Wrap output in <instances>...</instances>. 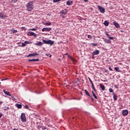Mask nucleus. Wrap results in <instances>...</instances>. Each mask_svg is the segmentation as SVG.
Instances as JSON below:
<instances>
[{
	"instance_id": "nucleus-1",
	"label": "nucleus",
	"mask_w": 130,
	"mask_h": 130,
	"mask_svg": "<svg viewBox=\"0 0 130 130\" xmlns=\"http://www.w3.org/2000/svg\"><path fill=\"white\" fill-rule=\"evenodd\" d=\"M27 10L31 11L34 9V1H30L26 5Z\"/></svg>"
},
{
	"instance_id": "nucleus-2",
	"label": "nucleus",
	"mask_w": 130,
	"mask_h": 130,
	"mask_svg": "<svg viewBox=\"0 0 130 130\" xmlns=\"http://www.w3.org/2000/svg\"><path fill=\"white\" fill-rule=\"evenodd\" d=\"M43 42H44V44H50V45H53V44H54V41H52V40H45V39H43Z\"/></svg>"
},
{
	"instance_id": "nucleus-3",
	"label": "nucleus",
	"mask_w": 130,
	"mask_h": 130,
	"mask_svg": "<svg viewBox=\"0 0 130 130\" xmlns=\"http://www.w3.org/2000/svg\"><path fill=\"white\" fill-rule=\"evenodd\" d=\"M20 118L22 122H26V114L25 113H21Z\"/></svg>"
},
{
	"instance_id": "nucleus-4",
	"label": "nucleus",
	"mask_w": 130,
	"mask_h": 130,
	"mask_svg": "<svg viewBox=\"0 0 130 130\" xmlns=\"http://www.w3.org/2000/svg\"><path fill=\"white\" fill-rule=\"evenodd\" d=\"M98 8L101 13H105V8H104L103 7L99 6H98Z\"/></svg>"
},
{
	"instance_id": "nucleus-5",
	"label": "nucleus",
	"mask_w": 130,
	"mask_h": 130,
	"mask_svg": "<svg viewBox=\"0 0 130 130\" xmlns=\"http://www.w3.org/2000/svg\"><path fill=\"white\" fill-rule=\"evenodd\" d=\"M51 27H44L43 29H42V31H51Z\"/></svg>"
},
{
	"instance_id": "nucleus-6",
	"label": "nucleus",
	"mask_w": 130,
	"mask_h": 130,
	"mask_svg": "<svg viewBox=\"0 0 130 130\" xmlns=\"http://www.w3.org/2000/svg\"><path fill=\"white\" fill-rule=\"evenodd\" d=\"M88 79L89 80V81H90V84H91V85H92V86H91L92 89H93V90H94V91H96V89H95V87H94V83H93V82L92 81L91 78L89 77V78H88Z\"/></svg>"
},
{
	"instance_id": "nucleus-7",
	"label": "nucleus",
	"mask_w": 130,
	"mask_h": 130,
	"mask_svg": "<svg viewBox=\"0 0 130 130\" xmlns=\"http://www.w3.org/2000/svg\"><path fill=\"white\" fill-rule=\"evenodd\" d=\"M28 36H34L35 38H37V34H35V32H33V31H28Z\"/></svg>"
},
{
	"instance_id": "nucleus-8",
	"label": "nucleus",
	"mask_w": 130,
	"mask_h": 130,
	"mask_svg": "<svg viewBox=\"0 0 130 130\" xmlns=\"http://www.w3.org/2000/svg\"><path fill=\"white\" fill-rule=\"evenodd\" d=\"M122 114L123 116H127L128 113H129V112L128 111V110H122Z\"/></svg>"
},
{
	"instance_id": "nucleus-9",
	"label": "nucleus",
	"mask_w": 130,
	"mask_h": 130,
	"mask_svg": "<svg viewBox=\"0 0 130 130\" xmlns=\"http://www.w3.org/2000/svg\"><path fill=\"white\" fill-rule=\"evenodd\" d=\"M105 34L106 36H107L108 39H111V40H113L115 39L114 38H113V37H110V36L109 35L108 32H107V31H105Z\"/></svg>"
},
{
	"instance_id": "nucleus-10",
	"label": "nucleus",
	"mask_w": 130,
	"mask_h": 130,
	"mask_svg": "<svg viewBox=\"0 0 130 130\" xmlns=\"http://www.w3.org/2000/svg\"><path fill=\"white\" fill-rule=\"evenodd\" d=\"M67 13H68L67 9H63L62 10H61V11H60L61 15H66Z\"/></svg>"
},
{
	"instance_id": "nucleus-11",
	"label": "nucleus",
	"mask_w": 130,
	"mask_h": 130,
	"mask_svg": "<svg viewBox=\"0 0 130 130\" xmlns=\"http://www.w3.org/2000/svg\"><path fill=\"white\" fill-rule=\"evenodd\" d=\"M31 44V42L30 41H25L24 43H22V46L23 47L26 46V44Z\"/></svg>"
},
{
	"instance_id": "nucleus-12",
	"label": "nucleus",
	"mask_w": 130,
	"mask_h": 130,
	"mask_svg": "<svg viewBox=\"0 0 130 130\" xmlns=\"http://www.w3.org/2000/svg\"><path fill=\"white\" fill-rule=\"evenodd\" d=\"M100 54V50H98V49H96V50H95V51H93V53H92V55L93 56L95 55H99Z\"/></svg>"
},
{
	"instance_id": "nucleus-13",
	"label": "nucleus",
	"mask_w": 130,
	"mask_h": 130,
	"mask_svg": "<svg viewBox=\"0 0 130 130\" xmlns=\"http://www.w3.org/2000/svg\"><path fill=\"white\" fill-rule=\"evenodd\" d=\"M3 91L6 95H9V96H12V95L10 94V92L6 91V89H3Z\"/></svg>"
},
{
	"instance_id": "nucleus-14",
	"label": "nucleus",
	"mask_w": 130,
	"mask_h": 130,
	"mask_svg": "<svg viewBox=\"0 0 130 130\" xmlns=\"http://www.w3.org/2000/svg\"><path fill=\"white\" fill-rule=\"evenodd\" d=\"M113 23L116 28H119L120 27L119 24H118V23L116 22V21H114V22H113Z\"/></svg>"
},
{
	"instance_id": "nucleus-15",
	"label": "nucleus",
	"mask_w": 130,
	"mask_h": 130,
	"mask_svg": "<svg viewBox=\"0 0 130 130\" xmlns=\"http://www.w3.org/2000/svg\"><path fill=\"white\" fill-rule=\"evenodd\" d=\"M39 54L34 53V54H29L27 55V57H34L36 55H38Z\"/></svg>"
},
{
	"instance_id": "nucleus-16",
	"label": "nucleus",
	"mask_w": 130,
	"mask_h": 130,
	"mask_svg": "<svg viewBox=\"0 0 130 130\" xmlns=\"http://www.w3.org/2000/svg\"><path fill=\"white\" fill-rule=\"evenodd\" d=\"M28 61H39V59L38 58L37 59H29L28 60Z\"/></svg>"
},
{
	"instance_id": "nucleus-17",
	"label": "nucleus",
	"mask_w": 130,
	"mask_h": 130,
	"mask_svg": "<svg viewBox=\"0 0 130 130\" xmlns=\"http://www.w3.org/2000/svg\"><path fill=\"white\" fill-rule=\"evenodd\" d=\"M100 86L102 90L103 91L105 90V86H104V85L102 84V83H100Z\"/></svg>"
},
{
	"instance_id": "nucleus-18",
	"label": "nucleus",
	"mask_w": 130,
	"mask_h": 130,
	"mask_svg": "<svg viewBox=\"0 0 130 130\" xmlns=\"http://www.w3.org/2000/svg\"><path fill=\"white\" fill-rule=\"evenodd\" d=\"M105 43H107V44H111V40H110L109 39H104Z\"/></svg>"
},
{
	"instance_id": "nucleus-19",
	"label": "nucleus",
	"mask_w": 130,
	"mask_h": 130,
	"mask_svg": "<svg viewBox=\"0 0 130 130\" xmlns=\"http://www.w3.org/2000/svg\"><path fill=\"white\" fill-rule=\"evenodd\" d=\"M104 24L105 26H108L109 25V21L108 20H105Z\"/></svg>"
},
{
	"instance_id": "nucleus-20",
	"label": "nucleus",
	"mask_w": 130,
	"mask_h": 130,
	"mask_svg": "<svg viewBox=\"0 0 130 130\" xmlns=\"http://www.w3.org/2000/svg\"><path fill=\"white\" fill-rule=\"evenodd\" d=\"M0 17L1 18H6L7 17L6 15H5L3 13L0 12Z\"/></svg>"
},
{
	"instance_id": "nucleus-21",
	"label": "nucleus",
	"mask_w": 130,
	"mask_h": 130,
	"mask_svg": "<svg viewBox=\"0 0 130 130\" xmlns=\"http://www.w3.org/2000/svg\"><path fill=\"white\" fill-rule=\"evenodd\" d=\"M36 45H38V46H42L43 43L42 42H39L38 43H37V44H35Z\"/></svg>"
},
{
	"instance_id": "nucleus-22",
	"label": "nucleus",
	"mask_w": 130,
	"mask_h": 130,
	"mask_svg": "<svg viewBox=\"0 0 130 130\" xmlns=\"http://www.w3.org/2000/svg\"><path fill=\"white\" fill-rule=\"evenodd\" d=\"M84 91L85 92L86 95H88V96L90 97V94L89 92H88L87 89H84Z\"/></svg>"
},
{
	"instance_id": "nucleus-23",
	"label": "nucleus",
	"mask_w": 130,
	"mask_h": 130,
	"mask_svg": "<svg viewBox=\"0 0 130 130\" xmlns=\"http://www.w3.org/2000/svg\"><path fill=\"white\" fill-rule=\"evenodd\" d=\"M67 5H73V1H67Z\"/></svg>"
},
{
	"instance_id": "nucleus-24",
	"label": "nucleus",
	"mask_w": 130,
	"mask_h": 130,
	"mask_svg": "<svg viewBox=\"0 0 130 130\" xmlns=\"http://www.w3.org/2000/svg\"><path fill=\"white\" fill-rule=\"evenodd\" d=\"M113 99L114 101H117V96L116 94H115V93H113Z\"/></svg>"
},
{
	"instance_id": "nucleus-25",
	"label": "nucleus",
	"mask_w": 130,
	"mask_h": 130,
	"mask_svg": "<svg viewBox=\"0 0 130 130\" xmlns=\"http://www.w3.org/2000/svg\"><path fill=\"white\" fill-rule=\"evenodd\" d=\"M92 94L93 95V96L94 97L95 99H98V96H96V94H95V93L93 91H92Z\"/></svg>"
},
{
	"instance_id": "nucleus-26",
	"label": "nucleus",
	"mask_w": 130,
	"mask_h": 130,
	"mask_svg": "<svg viewBox=\"0 0 130 130\" xmlns=\"http://www.w3.org/2000/svg\"><path fill=\"white\" fill-rule=\"evenodd\" d=\"M16 106L17 108H21L22 107V105L19 104L18 103L16 104Z\"/></svg>"
},
{
	"instance_id": "nucleus-27",
	"label": "nucleus",
	"mask_w": 130,
	"mask_h": 130,
	"mask_svg": "<svg viewBox=\"0 0 130 130\" xmlns=\"http://www.w3.org/2000/svg\"><path fill=\"white\" fill-rule=\"evenodd\" d=\"M11 31H13V34H16L17 32V30H14V29H12Z\"/></svg>"
},
{
	"instance_id": "nucleus-28",
	"label": "nucleus",
	"mask_w": 130,
	"mask_h": 130,
	"mask_svg": "<svg viewBox=\"0 0 130 130\" xmlns=\"http://www.w3.org/2000/svg\"><path fill=\"white\" fill-rule=\"evenodd\" d=\"M45 25H47V26H50V25H51V22H46V23H45Z\"/></svg>"
},
{
	"instance_id": "nucleus-29",
	"label": "nucleus",
	"mask_w": 130,
	"mask_h": 130,
	"mask_svg": "<svg viewBox=\"0 0 130 130\" xmlns=\"http://www.w3.org/2000/svg\"><path fill=\"white\" fill-rule=\"evenodd\" d=\"M70 59H71V60H73V61H74V62H76V60L73 57L70 56Z\"/></svg>"
},
{
	"instance_id": "nucleus-30",
	"label": "nucleus",
	"mask_w": 130,
	"mask_h": 130,
	"mask_svg": "<svg viewBox=\"0 0 130 130\" xmlns=\"http://www.w3.org/2000/svg\"><path fill=\"white\" fill-rule=\"evenodd\" d=\"M37 29L36 28H31L29 29V31H36Z\"/></svg>"
},
{
	"instance_id": "nucleus-31",
	"label": "nucleus",
	"mask_w": 130,
	"mask_h": 130,
	"mask_svg": "<svg viewBox=\"0 0 130 130\" xmlns=\"http://www.w3.org/2000/svg\"><path fill=\"white\" fill-rule=\"evenodd\" d=\"M115 70L116 72H120V70H119V68H115Z\"/></svg>"
},
{
	"instance_id": "nucleus-32",
	"label": "nucleus",
	"mask_w": 130,
	"mask_h": 130,
	"mask_svg": "<svg viewBox=\"0 0 130 130\" xmlns=\"http://www.w3.org/2000/svg\"><path fill=\"white\" fill-rule=\"evenodd\" d=\"M42 129H43V130H45V129H47V127H46V126H43Z\"/></svg>"
},
{
	"instance_id": "nucleus-33",
	"label": "nucleus",
	"mask_w": 130,
	"mask_h": 130,
	"mask_svg": "<svg viewBox=\"0 0 130 130\" xmlns=\"http://www.w3.org/2000/svg\"><path fill=\"white\" fill-rule=\"evenodd\" d=\"M87 38H88V39H92V36H91V35H88V36H87Z\"/></svg>"
},
{
	"instance_id": "nucleus-34",
	"label": "nucleus",
	"mask_w": 130,
	"mask_h": 130,
	"mask_svg": "<svg viewBox=\"0 0 130 130\" xmlns=\"http://www.w3.org/2000/svg\"><path fill=\"white\" fill-rule=\"evenodd\" d=\"M109 91L113 93V89H112L111 88L109 89Z\"/></svg>"
},
{
	"instance_id": "nucleus-35",
	"label": "nucleus",
	"mask_w": 130,
	"mask_h": 130,
	"mask_svg": "<svg viewBox=\"0 0 130 130\" xmlns=\"http://www.w3.org/2000/svg\"><path fill=\"white\" fill-rule=\"evenodd\" d=\"M90 99L92 100V102H94V100L93 99V97L90 95Z\"/></svg>"
},
{
	"instance_id": "nucleus-36",
	"label": "nucleus",
	"mask_w": 130,
	"mask_h": 130,
	"mask_svg": "<svg viewBox=\"0 0 130 130\" xmlns=\"http://www.w3.org/2000/svg\"><path fill=\"white\" fill-rule=\"evenodd\" d=\"M91 45H92L93 46H97L98 44H94V43H92V44H91Z\"/></svg>"
},
{
	"instance_id": "nucleus-37",
	"label": "nucleus",
	"mask_w": 130,
	"mask_h": 130,
	"mask_svg": "<svg viewBox=\"0 0 130 130\" xmlns=\"http://www.w3.org/2000/svg\"><path fill=\"white\" fill-rule=\"evenodd\" d=\"M25 108H26L27 109H28L29 107H28V105H25Z\"/></svg>"
},
{
	"instance_id": "nucleus-38",
	"label": "nucleus",
	"mask_w": 130,
	"mask_h": 130,
	"mask_svg": "<svg viewBox=\"0 0 130 130\" xmlns=\"http://www.w3.org/2000/svg\"><path fill=\"white\" fill-rule=\"evenodd\" d=\"M17 2V0H12L11 1L12 3H16Z\"/></svg>"
},
{
	"instance_id": "nucleus-39",
	"label": "nucleus",
	"mask_w": 130,
	"mask_h": 130,
	"mask_svg": "<svg viewBox=\"0 0 130 130\" xmlns=\"http://www.w3.org/2000/svg\"><path fill=\"white\" fill-rule=\"evenodd\" d=\"M3 115L2 113H0V119L2 118V116Z\"/></svg>"
},
{
	"instance_id": "nucleus-40",
	"label": "nucleus",
	"mask_w": 130,
	"mask_h": 130,
	"mask_svg": "<svg viewBox=\"0 0 130 130\" xmlns=\"http://www.w3.org/2000/svg\"><path fill=\"white\" fill-rule=\"evenodd\" d=\"M105 72L108 73V70H107V69H105Z\"/></svg>"
},
{
	"instance_id": "nucleus-41",
	"label": "nucleus",
	"mask_w": 130,
	"mask_h": 130,
	"mask_svg": "<svg viewBox=\"0 0 130 130\" xmlns=\"http://www.w3.org/2000/svg\"><path fill=\"white\" fill-rule=\"evenodd\" d=\"M109 70H110V71H113V69H112V68H111L110 67H109Z\"/></svg>"
},
{
	"instance_id": "nucleus-42",
	"label": "nucleus",
	"mask_w": 130,
	"mask_h": 130,
	"mask_svg": "<svg viewBox=\"0 0 130 130\" xmlns=\"http://www.w3.org/2000/svg\"><path fill=\"white\" fill-rule=\"evenodd\" d=\"M114 87H115V88H118V87L117 86V85H114Z\"/></svg>"
},
{
	"instance_id": "nucleus-43",
	"label": "nucleus",
	"mask_w": 130,
	"mask_h": 130,
	"mask_svg": "<svg viewBox=\"0 0 130 130\" xmlns=\"http://www.w3.org/2000/svg\"><path fill=\"white\" fill-rule=\"evenodd\" d=\"M3 102H0V105H1V104H3Z\"/></svg>"
},
{
	"instance_id": "nucleus-44",
	"label": "nucleus",
	"mask_w": 130,
	"mask_h": 130,
	"mask_svg": "<svg viewBox=\"0 0 130 130\" xmlns=\"http://www.w3.org/2000/svg\"><path fill=\"white\" fill-rule=\"evenodd\" d=\"M7 79V78H6ZM6 79H2V81H4V80H6Z\"/></svg>"
},
{
	"instance_id": "nucleus-45",
	"label": "nucleus",
	"mask_w": 130,
	"mask_h": 130,
	"mask_svg": "<svg viewBox=\"0 0 130 130\" xmlns=\"http://www.w3.org/2000/svg\"><path fill=\"white\" fill-rule=\"evenodd\" d=\"M13 130H19L18 129H17L16 128H14Z\"/></svg>"
},
{
	"instance_id": "nucleus-46",
	"label": "nucleus",
	"mask_w": 130,
	"mask_h": 130,
	"mask_svg": "<svg viewBox=\"0 0 130 130\" xmlns=\"http://www.w3.org/2000/svg\"><path fill=\"white\" fill-rule=\"evenodd\" d=\"M94 55H92V57H93V58H94Z\"/></svg>"
},
{
	"instance_id": "nucleus-47",
	"label": "nucleus",
	"mask_w": 130,
	"mask_h": 130,
	"mask_svg": "<svg viewBox=\"0 0 130 130\" xmlns=\"http://www.w3.org/2000/svg\"><path fill=\"white\" fill-rule=\"evenodd\" d=\"M0 86H1V82H0Z\"/></svg>"
},
{
	"instance_id": "nucleus-48",
	"label": "nucleus",
	"mask_w": 130,
	"mask_h": 130,
	"mask_svg": "<svg viewBox=\"0 0 130 130\" xmlns=\"http://www.w3.org/2000/svg\"><path fill=\"white\" fill-rule=\"evenodd\" d=\"M65 55H68V53L67 54H65Z\"/></svg>"
},
{
	"instance_id": "nucleus-49",
	"label": "nucleus",
	"mask_w": 130,
	"mask_h": 130,
	"mask_svg": "<svg viewBox=\"0 0 130 130\" xmlns=\"http://www.w3.org/2000/svg\"><path fill=\"white\" fill-rule=\"evenodd\" d=\"M51 54H50V57H51Z\"/></svg>"
},
{
	"instance_id": "nucleus-50",
	"label": "nucleus",
	"mask_w": 130,
	"mask_h": 130,
	"mask_svg": "<svg viewBox=\"0 0 130 130\" xmlns=\"http://www.w3.org/2000/svg\"><path fill=\"white\" fill-rule=\"evenodd\" d=\"M81 94H82V92H81Z\"/></svg>"
},
{
	"instance_id": "nucleus-51",
	"label": "nucleus",
	"mask_w": 130,
	"mask_h": 130,
	"mask_svg": "<svg viewBox=\"0 0 130 130\" xmlns=\"http://www.w3.org/2000/svg\"><path fill=\"white\" fill-rule=\"evenodd\" d=\"M5 111H6V110H5Z\"/></svg>"
},
{
	"instance_id": "nucleus-52",
	"label": "nucleus",
	"mask_w": 130,
	"mask_h": 130,
	"mask_svg": "<svg viewBox=\"0 0 130 130\" xmlns=\"http://www.w3.org/2000/svg\"><path fill=\"white\" fill-rule=\"evenodd\" d=\"M47 130H49V129H47Z\"/></svg>"
}]
</instances>
